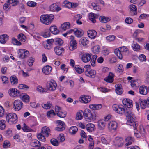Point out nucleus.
<instances>
[{"mask_svg": "<svg viewBox=\"0 0 149 149\" xmlns=\"http://www.w3.org/2000/svg\"><path fill=\"white\" fill-rule=\"evenodd\" d=\"M98 14H94L93 13H90L89 15V19L93 23L96 22V19L99 17Z\"/></svg>", "mask_w": 149, "mask_h": 149, "instance_id": "4468645a", "label": "nucleus"}, {"mask_svg": "<svg viewBox=\"0 0 149 149\" xmlns=\"http://www.w3.org/2000/svg\"><path fill=\"white\" fill-rule=\"evenodd\" d=\"M132 47L134 51H138L140 49V46L136 43H133L132 45Z\"/></svg>", "mask_w": 149, "mask_h": 149, "instance_id": "de8ad7c7", "label": "nucleus"}, {"mask_svg": "<svg viewBox=\"0 0 149 149\" xmlns=\"http://www.w3.org/2000/svg\"><path fill=\"white\" fill-rule=\"evenodd\" d=\"M10 145L9 142L8 141H4L3 144V146L4 148H7Z\"/></svg>", "mask_w": 149, "mask_h": 149, "instance_id": "338daca9", "label": "nucleus"}, {"mask_svg": "<svg viewBox=\"0 0 149 149\" xmlns=\"http://www.w3.org/2000/svg\"><path fill=\"white\" fill-rule=\"evenodd\" d=\"M9 36L6 34H3L0 36V42L1 43H5L8 39Z\"/></svg>", "mask_w": 149, "mask_h": 149, "instance_id": "c756f323", "label": "nucleus"}, {"mask_svg": "<svg viewBox=\"0 0 149 149\" xmlns=\"http://www.w3.org/2000/svg\"><path fill=\"white\" fill-rule=\"evenodd\" d=\"M18 87L19 89H25L26 90H27L29 88L28 86L23 84H20L18 86Z\"/></svg>", "mask_w": 149, "mask_h": 149, "instance_id": "0e129e2a", "label": "nucleus"}, {"mask_svg": "<svg viewBox=\"0 0 149 149\" xmlns=\"http://www.w3.org/2000/svg\"><path fill=\"white\" fill-rule=\"evenodd\" d=\"M23 103L21 101L19 100H15L13 102V108L15 110L18 111L23 107Z\"/></svg>", "mask_w": 149, "mask_h": 149, "instance_id": "20e7f679", "label": "nucleus"}, {"mask_svg": "<svg viewBox=\"0 0 149 149\" xmlns=\"http://www.w3.org/2000/svg\"><path fill=\"white\" fill-rule=\"evenodd\" d=\"M50 130L49 127L46 126L42 127L41 130V133L46 137L49 136L50 134Z\"/></svg>", "mask_w": 149, "mask_h": 149, "instance_id": "ddd939ff", "label": "nucleus"}, {"mask_svg": "<svg viewBox=\"0 0 149 149\" xmlns=\"http://www.w3.org/2000/svg\"><path fill=\"white\" fill-rule=\"evenodd\" d=\"M114 76V74L113 73L110 72L107 77L104 79V80L107 82L112 83L113 81Z\"/></svg>", "mask_w": 149, "mask_h": 149, "instance_id": "6ab92c4d", "label": "nucleus"}, {"mask_svg": "<svg viewBox=\"0 0 149 149\" xmlns=\"http://www.w3.org/2000/svg\"><path fill=\"white\" fill-rule=\"evenodd\" d=\"M88 36L91 39H94L97 36V33L94 30H89L87 31Z\"/></svg>", "mask_w": 149, "mask_h": 149, "instance_id": "aec40b11", "label": "nucleus"}, {"mask_svg": "<svg viewBox=\"0 0 149 149\" xmlns=\"http://www.w3.org/2000/svg\"><path fill=\"white\" fill-rule=\"evenodd\" d=\"M121 85L120 84H117L115 85L116 93L118 95L122 94L123 92L122 89L121 88Z\"/></svg>", "mask_w": 149, "mask_h": 149, "instance_id": "bb28decb", "label": "nucleus"}, {"mask_svg": "<svg viewBox=\"0 0 149 149\" xmlns=\"http://www.w3.org/2000/svg\"><path fill=\"white\" fill-rule=\"evenodd\" d=\"M50 142L52 145L55 146H57L59 144V142L56 139L54 138L51 139Z\"/></svg>", "mask_w": 149, "mask_h": 149, "instance_id": "3c124183", "label": "nucleus"}, {"mask_svg": "<svg viewBox=\"0 0 149 149\" xmlns=\"http://www.w3.org/2000/svg\"><path fill=\"white\" fill-rule=\"evenodd\" d=\"M10 81L13 85L17 84L18 82V79L17 77L15 75L11 76L10 77Z\"/></svg>", "mask_w": 149, "mask_h": 149, "instance_id": "e433bc0d", "label": "nucleus"}, {"mask_svg": "<svg viewBox=\"0 0 149 149\" xmlns=\"http://www.w3.org/2000/svg\"><path fill=\"white\" fill-rule=\"evenodd\" d=\"M52 69V68L51 66L47 65L43 68L42 69V71L45 74H48L51 72Z\"/></svg>", "mask_w": 149, "mask_h": 149, "instance_id": "a878e982", "label": "nucleus"}, {"mask_svg": "<svg viewBox=\"0 0 149 149\" xmlns=\"http://www.w3.org/2000/svg\"><path fill=\"white\" fill-rule=\"evenodd\" d=\"M89 108L93 110H99L102 107L101 104H90L89 106Z\"/></svg>", "mask_w": 149, "mask_h": 149, "instance_id": "cd10ccee", "label": "nucleus"}, {"mask_svg": "<svg viewBox=\"0 0 149 149\" xmlns=\"http://www.w3.org/2000/svg\"><path fill=\"white\" fill-rule=\"evenodd\" d=\"M85 74L88 77L91 78H94L96 74V72L94 70L89 68L86 69L85 71Z\"/></svg>", "mask_w": 149, "mask_h": 149, "instance_id": "9d476101", "label": "nucleus"}, {"mask_svg": "<svg viewBox=\"0 0 149 149\" xmlns=\"http://www.w3.org/2000/svg\"><path fill=\"white\" fill-rule=\"evenodd\" d=\"M139 129L140 130L139 131V132L140 133H139L138 132H137V131L136 130V132H134V134L135 136L137 138H140L141 136V134H144L145 133V132L144 130V129L143 127V126L142 125H140L139 126Z\"/></svg>", "mask_w": 149, "mask_h": 149, "instance_id": "a211bd4d", "label": "nucleus"}, {"mask_svg": "<svg viewBox=\"0 0 149 149\" xmlns=\"http://www.w3.org/2000/svg\"><path fill=\"white\" fill-rule=\"evenodd\" d=\"M18 54L19 58L23 59L26 58L29 56V52L25 49H21L19 50Z\"/></svg>", "mask_w": 149, "mask_h": 149, "instance_id": "39448f33", "label": "nucleus"}, {"mask_svg": "<svg viewBox=\"0 0 149 149\" xmlns=\"http://www.w3.org/2000/svg\"><path fill=\"white\" fill-rule=\"evenodd\" d=\"M10 3H9V2L8 1V0L7 2L5 3L3 6V8L4 10L6 11H8L10 10Z\"/></svg>", "mask_w": 149, "mask_h": 149, "instance_id": "37998d69", "label": "nucleus"}, {"mask_svg": "<svg viewBox=\"0 0 149 149\" xmlns=\"http://www.w3.org/2000/svg\"><path fill=\"white\" fill-rule=\"evenodd\" d=\"M79 100L82 102L87 103L91 101V97L89 96L84 95L80 97Z\"/></svg>", "mask_w": 149, "mask_h": 149, "instance_id": "2eb2a0df", "label": "nucleus"}, {"mask_svg": "<svg viewBox=\"0 0 149 149\" xmlns=\"http://www.w3.org/2000/svg\"><path fill=\"white\" fill-rule=\"evenodd\" d=\"M8 1L11 4L12 6H14L17 5L19 2L17 0H8Z\"/></svg>", "mask_w": 149, "mask_h": 149, "instance_id": "4d7b16f0", "label": "nucleus"}, {"mask_svg": "<svg viewBox=\"0 0 149 149\" xmlns=\"http://www.w3.org/2000/svg\"><path fill=\"white\" fill-rule=\"evenodd\" d=\"M22 128L24 131L26 132H31L32 130V129L26 126L25 123L24 124L23 127Z\"/></svg>", "mask_w": 149, "mask_h": 149, "instance_id": "864d4df0", "label": "nucleus"}, {"mask_svg": "<svg viewBox=\"0 0 149 149\" xmlns=\"http://www.w3.org/2000/svg\"><path fill=\"white\" fill-rule=\"evenodd\" d=\"M130 13L133 15H136L137 10L136 6L133 4H131L130 6Z\"/></svg>", "mask_w": 149, "mask_h": 149, "instance_id": "4be33fe9", "label": "nucleus"}, {"mask_svg": "<svg viewBox=\"0 0 149 149\" xmlns=\"http://www.w3.org/2000/svg\"><path fill=\"white\" fill-rule=\"evenodd\" d=\"M113 142L115 145L120 147L123 145L124 141L122 137H117L115 139Z\"/></svg>", "mask_w": 149, "mask_h": 149, "instance_id": "9b49d317", "label": "nucleus"}, {"mask_svg": "<svg viewBox=\"0 0 149 149\" xmlns=\"http://www.w3.org/2000/svg\"><path fill=\"white\" fill-rule=\"evenodd\" d=\"M106 125L105 120H100L98 122V128L99 130H101L104 129Z\"/></svg>", "mask_w": 149, "mask_h": 149, "instance_id": "b1692460", "label": "nucleus"}, {"mask_svg": "<svg viewBox=\"0 0 149 149\" xmlns=\"http://www.w3.org/2000/svg\"><path fill=\"white\" fill-rule=\"evenodd\" d=\"M139 102L142 109H144L146 107H149V97L147 100L140 99Z\"/></svg>", "mask_w": 149, "mask_h": 149, "instance_id": "1a4fd4ad", "label": "nucleus"}, {"mask_svg": "<svg viewBox=\"0 0 149 149\" xmlns=\"http://www.w3.org/2000/svg\"><path fill=\"white\" fill-rule=\"evenodd\" d=\"M78 131L77 128L76 126H72L69 130L70 133L72 135L75 134Z\"/></svg>", "mask_w": 149, "mask_h": 149, "instance_id": "a19ab883", "label": "nucleus"}, {"mask_svg": "<svg viewBox=\"0 0 149 149\" xmlns=\"http://www.w3.org/2000/svg\"><path fill=\"white\" fill-rule=\"evenodd\" d=\"M91 58V56L88 54L83 55L82 57V59L84 62H87L89 61Z\"/></svg>", "mask_w": 149, "mask_h": 149, "instance_id": "7c9ffc66", "label": "nucleus"}, {"mask_svg": "<svg viewBox=\"0 0 149 149\" xmlns=\"http://www.w3.org/2000/svg\"><path fill=\"white\" fill-rule=\"evenodd\" d=\"M99 20L101 22L103 23H105L110 21L111 20V18L102 16L100 17Z\"/></svg>", "mask_w": 149, "mask_h": 149, "instance_id": "c9c22d12", "label": "nucleus"}, {"mask_svg": "<svg viewBox=\"0 0 149 149\" xmlns=\"http://www.w3.org/2000/svg\"><path fill=\"white\" fill-rule=\"evenodd\" d=\"M38 139L40 141L43 142H45L46 140V139L45 136L43 135L41 132L38 134L37 136Z\"/></svg>", "mask_w": 149, "mask_h": 149, "instance_id": "ea45409f", "label": "nucleus"}, {"mask_svg": "<svg viewBox=\"0 0 149 149\" xmlns=\"http://www.w3.org/2000/svg\"><path fill=\"white\" fill-rule=\"evenodd\" d=\"M114 52L115 54L118 57V58L120 59H122L123 58V56L121 53V51L118 49H115Z\"/></svg>", "mask_w": 149, "mask_h": 149, "instance_id": "79ce46f5", "label": "nucleus"}, {"mask_svg": "<svg viewBox=\"0 0 149 149\" xmlns=\"http://www.w3.org/2000/svg\"><path fill=\"white\" fill-rule=\"evenodd\" d=\"M50 9L52 11H58L60 10L61 8L60 7L55 3H53L50 6Z\"/></svg>", "mask_w": 149, "mask_h": 149, "instance_id": "5701e85b", "label": "nucleus"}, {"mask_svg": "<svg viewBox=\"0 0 149 149\" xmlns=\"http://www.w3.org/2000/svg\"><path fill=\"white\" fill-rule=\"evenodd\" d=\"M79 43L81 45L85 46L88 43V41L86 38L82 37L80 40Z\"/></svg>", "mask_w": 149, "mask_h": 149, "instance_id": "72a5a7b5", "label": "nucleus"}, {"mask_svg": "<svg viewBox=\"0 0 149 149\" xmlns=\"http://www.w3.org/2000/svg\"><path fill=\"white\" fill-rule=\"evenodd\" d=\"M133 138L131 137H128L126 138L125 140L127 143L125 145L126 146L130 145L132 144V141H133Z\"/></svg>", "mask_w": 149, "mask_h": 149, "instance_id": "a18cd8bd", "label": "nucleus"}, {"mask_svg": "<svg viewBox=\"0 0 149 149\" xmlns=\"http://www.w3.org/2000/svg\"><path fill=\"white\" fill-rule=\"evenodd\" d=\"M10 95L13 97L20 95V91L16 88L10 89L8 91Z\"/></svg>", "mask_w": 149, "mask_h": 149, "instance_id": "f8f14e48", "label": "nucleus"}, {"mask_svg": "<svg viewBox=\"0 0 149 149\" xmlns=\"http://www.w3.org/2000/svg\"><path fill=\"white\" fill-rule=\"evenodd\" d=\"M54 17L52 14L43 15L40 17V20L42 23L48 25L51 22Z\"/></svg>", "mask_w": 149, "mask_h": 149, "instance_id": "f03ea898", "label": "nucleus"}, {"mask_svg": "<svg viewBox=\"0 0 149 149\" xmlns=\"http://www.w3.org/2000/svg\"><path fill=\"white\" fill-rule=\"evenodd\" d=\"M30 145L33 147H40L41 146L40 143L36 140L32 141L30 143Z\"/></svg>", "mask_w": 149, "mask_h": 149, "instance_id": "c85d7f7f", "label": "nucleus"}, {"mask_svg": "<svg viewBox=\"0 0 149 149\" xmlns=\"http://www.w3.org/2000/svg\"><path fill=\"white\" fill-rule=\"evenodd\" d=\"M70 23L68 22L63 23L61 26L62 30L65 31L66 29H69L70 28Z\"/></svg>", "mask_w": 149, "mask_h": 149, "instance_id": "2f4dec72", "label": "nucleus"}, {"mask_svg": "<svg viewBox=\"0 0 149 149\" xmlns=\"http://www.w3.org/2000/svg\"><path fill=\"white\" fill-rule=\"evenodd\" d=\"M56 86L57 84L54 80L51 81L47 84V88L50 91H54L56 89Z\"/></svg>", "mask_w": 149, "mask_h": 149, "instance_id": "6e6552de", "label": "nucleus"}, {"mask_svg": "<svg viewBox=\"0 0 149 149\" xmlns=\"http://www.w3.org/2000/svg\"><path fill=\"white\" fill-rule=\"evenodd\" d=\"M115 36L114 35H110L106 37V40L109 41H112L114 40L115 38Z\"/></svg>", "mask_w": 149, "mask_h": 149, "instance_id": "680f3d73", "label": "nucleus"}, {"mask_svg": "<svg viewBox=\"0 0 149 149\" xmlns=\"http://www.w3.org/2000/svg\"><path fill=\"white\" fill-rule=\"evenodd\" d=\"M54 42L60 45H61L63 42V41L61 39L58 38L55 39Z\"/></svg>", "mask_w": 149, "mask_h": 149, "instance_id": "e2e57ef3", "label": "nucleus"}, {"mask_svg": "<svg viewBox=\"0 0 149 149\" xmlns=\"http://www.w3.org/2000/svg\"><path fill=\"white\" fill-rule=\"evenodd\" d=\"M49 30L54 34H57L59 32V31L57 29V27L54 26H51Z\"/></svg>", "mask_w": 149, "mask_h": 149, "instance_id": "473e14b6", "label": "nucleus"}, {"mask_svg": "<svg viewBox=\"0 0 149 149\" xmlns=\"http://www.w3.org/2000/svg\"><path fill=\"white\" fill-rule=\"evenodd\" d=\"M52 105V104L50 102H48L46 104H42V107L46 109L50 108Z\"/></svg>", "mask_w": 149, "mask_h": 149, "instance_id": "49530a36", "label": "nucleus"}, {"mask_svg": "<svg viewBox=\"0 0 149 149\" xmlns=\"http://www.w3.org/2000/svg\"><path fill=\"white\" fill-rule=\"evenodd\" d=\"M6 121L3 120L0 121V129L3 130L6 127Z\"/></svg>", "mask_w": 149, "mask_h": 149, "instance_id": "6e6d98bb", "label": "nucleus"}, {"mask_svg": "<svg viewBox=\"0 0 149 149\" xmlns=\"http://www.w3.org/2000/svg\"><path fill=\"white\" fill-rule=\"evenodd\" d=\"M100 47L98 46H95L93 48V51L95 53H98L100 51Z\"/></svg>", "mask_w": 149, "mask_h": 149, "instance_id": "69168bd1", "label": "nucleus"}, {"mask_svg": "<svg viewBox=\"0 0 149 149\" xmlns=\"http://www.w3.org/2000/svg\"><path fill=\"white\" fill-rule=\"evenodd\" d=\"M95 126L93 124L89 123L87 124L86 126L87 130L89 132H92L94 131Z\"/></svg>", "mask_w": 149, "mask_h": 149, "instance_id": "f704fd0d", "label": "nucleus"}, {"mask_svg": "<svg viewBox=\"0 0 149 149\" xmlns=\"http://www.w3.org/2000/svg\"><path fill=\"white\" fill-rule=\"evenodd\" d=\"M6 119V121L10 124H15L18 121L17 115L13 113H10L7 114Z\"/></svg>", "mask_w": 149, "mask_h": 149, "instance_id": "7ed1b4c3", "label": "nucleus"}, {"mask_svg": "<svg viewBox=\"0 0 149 149\" xmlns=\"http://www.w3.org/2000/svg\"><path fill=\"white\" fill-rule=\"evenodd\" d=\"M5 134L7 137H10L12 136V131L10 129H8L6 131Z\"/></svg>", "mask_w": 149, "mask_h": 149, "instance_id": "052dcab7", "label": "nucleus"}, {"mask_svg": "<svg viewBox=\"0 0 149 149\" xmlns=\"http://www.w3.org/2000/svg\"><path fill=\"white\" fill-rule=\"evenodd\" d=\"M84 115L83 111L81 110L77 112L76 114V119L78 120H79L81 119Z\"/></svg>", "mask_w": 149, "mask_h": 149, "instance_id": "58836bf2", "label": "nucleus"}, {"mask_svg": "<svg viewBox=\"0 0 149 149\" xmlns=\"http://www.w3.org/2000/svg\"><path fill=\"white\" fill-rule=\"evenodd\" d=\"M74 33L76 36L77 37H80L82 36V32L81 31L77 29H74Z\"/></svg>", "mask_w": 149, "mask_h": 149, "instance_id": "5fc2aeb1", "label": "nucleus"}, {"mask_svg": "<svg viewBox=\"0 0 149 149\" xmlns=\"http://www.w3.org/2000/svg\"><path fill=\"white\" fill-rule=\"evenodd\" d=\"M37 3L35 2L31 1H29L27 3V5L29 6L34 7L36 6Z\"/></svg>", "mask_w": 149, "mask_h": 149, "instance_id": "13d9d810", "label": "nucleus"}, {"mask_svg": "<svg viewBox=\"0 0 149 149\" xmlns=\"http://www.w3.org/2000/svg\"><path fill=\"white\" fill-rule=\"evenodd\" d=\"M56 115V114L53 110H51L47 113V115L49 118L53 117Z\"/></svg>", "mask_w": 149, "mask_h": 149, "instance_id": "603ef678", "label": "nucleus"}, {"mask_svg": "<svg viewBox=\"0 0 149 149\" xmlns=\"http://www.w3.org/2000/svg\"><path fill=\"white\" fill-rule=\"evenodd\" d=\"M116 112L120 114L124 113L126 116L127 124L131 126H133L134 130H137L138 123L135 121V117L133 113L129 109L126 108L125 109L123 108L118 107V111Z\"/></svg>", "mask_w": 149, "mask_h": 149, "instance_id": "f257e3e1", "label": "nucleus"}, {"mask_svg": "<svg viewBox=\"0 0 149 149\" xmlns=\"http://www.w3.org/2000/svg\"><path fill=\"white\" fill-rule=\"evenodd\" d=\"M117 127V123L115 121H111L108 124V128L109 130H115Z\"/></svg>", "mask_w": 149, "mask_h": 149, "instance_id": "dca6fc26", "label": "nucleus"}, {"mask_svg": "<svg viewBox=\"0 0 149 149\" xmlns=\"http://www.w3.org/2000/svg\"><path fill=\"white\" fill-rule=\"evenodd\" d=\"M20 95V98L23 102L26 103L29 102L30 97L26 93H22Z\"/></svg>", "mask_w": 149, "mask_h": 149, "instance_id": "f3484780", "label": "nucleus"}, {"mask_svg": "<svg viewBox=\"0 0 149 149\" xmlns=\"http://www.w3.org/2000/svg\"><path fill=\"white\" fill-rule=\"evenodd\" d=\"M17 38L20 41L25 42L26 39V38L24 34L20 33L17 36Z\"/></svg>", "mask_w": 149, "mask_h": 149, "instance_id": "c03bdc74", "label": "nucleus"}, {"mask_svg": "<svg viewBox=\"0 0 149 149\" xmlns=\"http://www.w3.org/2000/svg\"><path fill=\"white\" fill-rule=\"evenodd\" d=\"M139 92L141 94H146L148 92L147 87L144 85L141 86L139 88Z\"/></svg>", "mask_w": 149, "mask_h": 149, "instance_id": "412c9836", "label": "nucleus"}, {"mask_svg": "<svg viewBox=\"0 0 149 149\" xmlns=\"http://www.w3.org/2000/svg\"><path fill=\"white\" fill-rule=\"evenodd\" d=\"M97 57V56L96 55H95L93 56L91 61V65L93 66H94L95 65V62L96 59Z\"/></svg>", "mask_w": 149, "mask_h": 149, "instance_id": "09e8293b", "label": "nucleus"}, {"mask_svg": "<svg viewBox=\"0 0 149 149\" xmlns=\"http://www.w3.org/2000/svg\"><path fill=\"white\" fill-rule=\"evenodd\" d=\"M71 39L70 42L69 49L70 50H73L77 47V44L75 40L74 39V37L71 36L70 37Z\"/></svg>", "mask_w": 149, "mask_h": 149, "instance_id": "0eeeda50", "label": "nucleus"}, {"mask_svg": "<svg viewBox=\"0 0 149 149\" xmlns=\"http://www.w3.org/2000/svg\"><path fill=\"white\" fill-rule=\"evenodd\" d=\"M74 68L76 72L79 74H81L84 71V68L80 67L78 65H75Z\"/></svg>", "mask_w": 149, "mask_h": 149, "instance_id": "4c0bfd02", "label": "nucleus"}, {"mask_svg": "<svg viewBox=\"0 0 149 149\" xmlns=\"http://www.w3.org/2000/svg\"><path fill=\"white\" fill-rule=\"evenodd\" d=\"M84 117L87 121L90 122L93 119L92 114L91 111L87 109H86L84 111Z\"/></svg>", "mask_w": 149, "mask_h": 149, "instance_id": "423d86ee", "label": "nucleus"}, {"mask_svg": "<svg viewBox=\"0 0 149 149\" xmlns=\"http://www.w3.org/2000/svg\"><path fill=\"white\" fill-rule=\"evenodd\" d=\"M12 41L15 45H21V43L19 41L17 40L15 38H12Z\"/></svg>", "mask_w": 149, "mask_h": 149, "instance_id": "774afa93", "label": "nucleus"}, {"mask_svg": "<svg viewBox=\"0 0 149 149\" xmlns=\"http://www.w3.org/2000/svg\"><path fill=\"white\" fill-rule=\"evenodd\" d=\"M50 35V33L49 30L48 29H47L45 30V31L42 36L44 38H47L49 37Z\"/></svg>", "mask_w": 149, "mask_h": 149, "instance_id": "bf43d9fd", "label": "nucleus"}, {"mask_svg": "<svg viewBox=\"0 0 149 149\" xmlns=\"http://www.w3.org/2000/svg\"><path fill=\"white\" fill-rule=\"evenodd\" d=\"M55 53L58 55H60L64 51L63 48L61 47H56L54 49Z\"/></svg>", "mask_w": 149, "mask_h": 149, "instance_id": "393cba45", "label": "nucleus"}, {"mask_svg": "<svg viewBox=\"0 0 149 149\" xmlns=\"http://www.w3.org/2000/svg\"><path fill=\"white\" fill-rule=\"evenodd\" d=\"M67 113L66 112L61 111L59 113H57V115L61 118H63L66 116Z\"/></svg>", "mask_w": 149, "mask_h": 149, "instance_id": "8fccbe9b", "label": "nucleus"}]
</instances>
